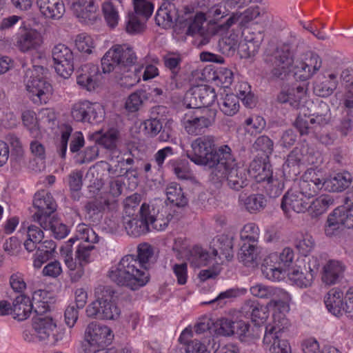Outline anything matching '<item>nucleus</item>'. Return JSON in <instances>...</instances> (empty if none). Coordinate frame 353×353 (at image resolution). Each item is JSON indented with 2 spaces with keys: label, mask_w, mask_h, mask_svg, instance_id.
Masks as SVG:
<instances>
[{
  "label": "nucleus",
  "mask_w": 353,
  "mask_h": 353,
  "mask_svg": "<svg viewBox=\"0 0 353 353\" xmlns=\"http://www.w3.org/2000/svg\"><path fill=\"white\" fill-rule=\"evenodd\" d=\"M216 99L214 89L207 84H199L192 86L186 93L185 99L190 101V108L201 109L214 103Z\"/></svg>",
  "instance_id": "obj_25"
},
{
  "label": "nucleus",
  "mask_w": 353,
  "mask_h": 353,
  "mask_svg": "<svg viewBox=\"0 0 353 353\" xmlns=\"http://www.w3.org/2000/svg\"><path fill=\"white\" fill-rule=\"evenodd\" d=\"M307 99L305 84L284 88L278 96V100L281 103H288L293 108H301L303 111V115L300 114L295 121V125L301 134L310 133L311 129L324 125L330 120V115L327 113L307 116L305 108Z\"/></svg>",
  "instance_id": "obj_3"
},
{
  "label": "nucleus",
  "mask_w": 353,
  "mask_h": 353,
  "mask_svg": "<svg viewBox=\"0 0 353 353\" xmlns=\"http://www.w3.org/2000/svg\"><path fill=\"white\" fill-rule=\"evenodd\" d=\"M21 120L23 125L34 137L39 136L38 115L32 110H25L21 114Z\"/></svg>",
  "instance_id": "obj_56"
},
{
  "label": "nucleus",
  "mask_w": 353,
  "mask_h": 353,
  "mask_svg": "<svg viewBox=\"0 0 353 353\" xmlns=\"http://www.w3.org/2000/svg\"><path fill=\"white\" fill-rule=\"evenodd\" d=\"M73 14L79 21L92 24L99 17L98 6L94 0H66Z\"/></svg>",
  "instance_id": "obj_26"
},
{
  "label": "nucleus",
  "mask_w": 353,
  "mask_h": 353,
  "mask_svg": "<svg viewBox=\"0 0 353 353\" xmlns=\"http://www.w3.org/2000/svg\"><path fill=\"white\" fill-rule=\"evenodd\" d=\"M95 301L86 308L88 316L102 320L116 321L121 314V310L114 296V292L105 286H98L94 290Z\"/></svg>",
  "instance_id": "obj_10"
},
{
  "label": "nucleus",
  "mask_w": 353,
  "mask_h": 353,
  "mask_svg": "<svg viewBox=\"0 0 353 353\" xmlns=\"http://www.w3.org/2000/svg\"><path fill=\"white\" fill-rule=\"evenodd\" d=\"M88 105L90 101H79L74 103L71 108V116L76 121L87 122Z\"/></svg>",
  "instance_id": "obj_61"
},
{
  "label": "nucleus",
  "mask_w": 353,
  "mask_h": 353,
  "mask_svg": "<svg viewBox=\"0 0 353 353\" xmlns=\"http://www.w3.org/2000/svg\"><path fill=\"white\" fill-rule=\"evenodd\" d=\"M248 173L257 182L267 181L270 183L272 181V172L271 165L265 161L254 160L250 165Z\"/></svg>",
  "instance_id": "obj_40"
},
{
  "label": "nucleus",
  "mask_w": 353,
  "mask_h": 353,
  "mask_svg": "<svg viewBox=\"0 0 353 353\" xmlns=\"http://www.w3.org/2000/svg\"><path fill=\"white\" fill-rule=\"evenodd\" d=\"M317 257L311 256L308 259L307 266L300 261H297L289 270L286 279L289 282L298 288H306L312 285L314 274L319 268Z\"/></svg>",
  "instance_id": "obj_15"
},
{
  "label": "nucleus",
  "mask_w": 353,
  "mask_h": 353,
  "mask_svg": "<svg viewBox=\"0 0 353 353\" xmlns=\"http://www.w3.org/2000/svg\"><path fill=\"white\" fill-rule=\"evenodd\" d=\"M234 79V74L231 70L223 68L219 69L213 77L214 84L222 88H228Z\"/></svg>",
  "instance_id": "obj_63"
},
{
  "label": "nucleus",
  "mask_w": 353,
  "mask_h": 353,
  "mask_svg": "<svg viewBox=\"0 0 353 353\" xmlns=\"http://www.w3.org/2000/svg\"><path fill=\"white\" fill-rule=\"evenodd\" d=\"M54 68L57 74L68 79L74 69V55L72 50L64 44L56 45L52 52Z\"/></svg>",
  "instance_id": "obj_22"
},
{
  "label": "nucleus",
  "mask_w": 353,
  "mask_h": 353,
  "mask_svg": "<svg viewBox=\"0 0 353 353\" xmlns=\"http://www.w3.org/2000/svg\"><path fill=\"white\" fill-rule=\"evenodd\" d=\"M33 204L37 209V212L34 214V220L38 221L41 227H46L43 221L50 218L57 206L52 195L44 190L38 192L34 195Z\"/></svg>",
  "instance_id": "obj_28"
},
{
  "label": "nucleus",
  "mask_w": 353,
  "mask_h": 353,
  "mask_svg": "<svg viewBox=\"0 0 353 353\" xmlns=\"http://www.w3.org/2000/svg\"><path fill=\"white\" fill-rule=\"evenodd\" d=\"M345 296L339 289L330 290L325 296L324 302L328 312L332 315L340 317L345 312Z\"/></svg>",
  "instance_id": "obj_37"
},
{
  "label": "nucleus",
  "mask_w": 353,
  "mask_h": 353,
  "mask_svg": "<svg viewBox=\"0 0 353 353\" xmlns=\"http://www.w3.org/2000/svg\"><path fill=\"white\" fill-rule=\"evenodd\" d=\"M65 334L64 330L58 328L57 320L51 313H43L33 319L32 330H25L22 336L29 343L52 340L56 344L64 339Z\"/></svg>",
  "instance_id": "obj_6"
},
{
  "label": "nucleus",
  "mask_w": 353,
  "mask_h": 353,
  "mask_svg": "<svg viewBox=\"0 0 353 353\" xmlns=\"http://www.w3.org/2000/svg\"><path fill=\"white\" fill-rule=\"evenodd\" d=\"M47 72V68L43 66L32 65L25 72V89L29 99L35 104L47 103L52 95V86L46 78Z\"/></svg>",
  "instance_id": "obj_8"
},
{
  "label": "nucleus",
  "mask_w": 353,
  "mask_h": 353,
  "mask_svg": "<svg viewBox=\"0 0 353 353\" xmlns=\"http://www.w3.org/2000/svg\"><path fill=\"white\" fill-rule=\"evenodd\" d=\"M114 339L112 330L107 325L92 322L85 331V341L93 349H98L94 353H131L129 350H100L109 345Z\"/></svg>",
  "instance_id": "obj_14"
},
{
  "label": "nucleus",
  "mask_w": 353,
  "mask_h": 353,
  "mask_svg": "<svg viewBox=\"0 0 353 353\" xmlns=\"http://www.w3.org/2000/svg\"><path fill=\"white\" fill-rule=\"evenodd\" d=\"M148 99L147 94L143 90L136 91L130 94L125 100V108L130 113L138 112Z\"/></svg>",
  "instance_id": "obj_52"
},
{
  "label": "nucleus",
  "mask_w": 353,
  "mask_h": 353,
  "mask_svg": "<svg viewBox=\"0 0 353 353\" xmlns=\"http://www.w3.org/2000/svg\"><path fill=\"white\" fill-rule=\"evenodd\" d=\"M314 176L312 177L314 191L324 189L329 192H341L347 188L352 181L351 174L347 172L337 173L333 176L325 179L320 170L312 169Z\"/></svg>",
  "instance_id": "obj_23"
},
{
  "label": "nucleus",
  "mask_w": 353,
  "mask_h": 353,
  "mask_svg": "<svg viewBox=\"0 0 353 353\" xmlns=\"http://www.w3.org/2000/svg\"><path fill=\"white\" fill-rule=\"evenodd\" d=\"M43 41L41 32L23 22L14 36V45L21 52L36 50Z\"/></svg>",
  "instance_id": "obj_19"
},
{
  "label": "nucleus",
  "mask_w": 353,
  "mask_h": 353,
  "mask_svg": "<svg viewBox=\"0 0 353 353\" xmlns=\"http://www.w3.org/2000/svg\"><path fill=\"white\" fill-rule=\"evenodd\" d=\"M321 65L319 57L312 52L307 53L300 59L294 61L289 54L281 57L276 62L274 74L279 77L287 71H292L296 79L305 81L310 79Z\"/></svg>",
  "instance_id": "obj_9"
},
{
  "label": "nucleus",
  "mask_w": 353,
  "mask_h": 353,
  "mask_svg": "<svg viewBox=\"0 0 353 353\" xmlns=\"http://www.w3.org/2000/svg\"><path fill=\"white\" fill-rule=\"evenodd\" d=\"M263 37L260 33L248 32L243 40L239 42V34L234 32L227 35L223 40L229 46L230 50H237L241 58L248 59L254 57L259 51Z\"/></svg>",
  "instance_id": "obj_17"
},
{
  "label": "nucleus",
  "mask_w": 353,
  "mask_h": 353,
  "mask_svg": "<svg viewBox=\"0 0 353 353\" xmlns=\"http://www.w3.org/2000/svg\"><path fill=\"white\" fill-rule=\"evenodd\" d=\"M343 226L353 228V215L345 212L343 208H337L327 217L325 234L330 238L336 236L341 232Z\"/></svg>",
  "instance_id": "obj_27"
},
{
  "label": "nucleus",
  "mask_w": 353,
  "mask_h": 353,
  "mask_svg": "<svg viewBox=\"0 0 353 353\" xmlns=\"http://www.w3.org/2000/svg\"><path fill=\"white\" fill-rule=\"evenodd\" d=\"M312 169L307 170L303 174L299 185L289 190L283 196L281 208L286 215L291 212L305 213L308 210L309 200L318 191H314L312 177L314 176Z\"/></svg>",
  "instance_id": "obj_5"
},
{
  "label": "nucleus",
  "mask_w": 353,
  "mask_h": 353,
  "mask_svg": "<svg viewBox=\"0 0 353 353\" xmlns=\"http://www.w3.org/2000/svg\"><path fill=\"white\" fill-rule=\"evenodd\" d=\"M77 77V83L88 91H93L100 84L99 71L98 67L94 64H85L81 67Z\"/></svg>",
  "instance_id": "obj_31"
},
{
  "label": "nucleus",
  "mask_w": 353,
  "mask_h": 353,
  "mask_svg": "<svg viewBox=\"0 0 353 353\" xmlns=\"http://www.w3.org/2000/svg\"><path fill=\"white\" fill-rule=\"evenodd\" d=\"M228 3L229 0H225L212 4L205 13L208 22V33L215 34L221 40L226 38L232 27L239 22L241 16L238 12L229 15V10L226 8Z\"/></svg>",
  "instance_id": "obj_7"
},
{
  "label": "nucleus",
  "mask_w": 353,
  "mask_h": 353,
  "mask_svg": "<svg viewBox=\"0 0 353 353\" xmlns=\"http://www.w3.org/2000/svg\"><path fill=\"white\" fill-rule=\"evenodd\" d=\"M346 267L343 262L339 260H328L322 268L321 280L327 285H332L343 277Z\"/></svg>",
  "instance_id": "obj_32"
},
{
  "label": "nucleus",
  "mask_w": 353,
  "mask_h": 353,
  "mask_svg": "<svg viewBox=\"0 0 353 353\" xmlns=\"http://www.w3.org/2000/svg\"><path fill=\"white\" fill-rule=\"evenodd\" d=\"M169 165L172 167L177 178L192 182L196 181L188 163L183 161L171 160L169 161Z\"/></svg>",
  "instance_id": "obj_54"
},
{
  "label": "nucleus",
  "mask_w": 353,
  "mask_h": 353,
  "mask_svg": "<svg viewBox=\"0 0 353 353\" xmlns=\"http://www.w3.org/2000/svg\"><path fill=\"white\" fill-rule=\"evenodd\" d=\"M158 63V59L155 60L154 63H148L144 68L143 74L141 72V69L136 68L134 70V78L128 84V85L132 86L139 83L141 80L148 81L157 77L159 71L155 63Z\"/></svg>",
  "instance_id": "obj_50"
},
{
  "label": "nucleus",
  "mask_w": 353,
  "mask_h": 353,
  "mask_svg": "<svg viewBox=\"0 0 353 353\" xmlns=\"http://www.w3.org/2000/svg\"><path fill=\"white\" fill-rule=\"evenodd\" d=\"M236 91L239 100L241 99L245 106L251 108L254 105V96L251 92L250 85L247 82H239L236 86Z\"/></svg>",
  "instance_id": "obj_60"
},
{
  "label": "nucleus",
  "mask_w": 353,
  "mask_h": 353,
  "mask_svg": "<svg viewBox=\"0 0 353 353\" xmlns=\"http://www.w3.org/2000/svg\"><path fill=\"white\" fill-rule=\"evenodd\" d=\"M256 243L243 242L241 246L239 259L245 265H252L258 259L260 250Z\"/></svg>",
  "instance_id": "obj_46"
},
{
  "label": "nucleus",
  "mask_w": 353,
  "mask_h": 353,
  "mask_svg": "<svg viewBox=\"0 0 353 353\" xmlns=\"http://www.w3.org/2000/svg\"><path fill=\"white\" fill-rule=\"evenodd\" d=\"M122 225L127 234L132 236L137 237L148 232L147 220L141 214L139 219L138 215L123 216Z\"/></svg>",
  "instance_id": "obj_39"
},
{
  "label": "nucleus",
  "mask_w": 353,
  "mask_h": 353,
  "mask_svg": "<svg viewBox=\"0 0 353 353\" xmlns=\"http://www.w3.org/2000/svg\"><path fill=\"white\" fill-rule=\"evenodd\" d=\"M52 301V294L43 290L34 291L32 294V301H31L33 309L37 314L47 313L50 310Z\"/></svg>",
  "instance_id": "obj_43"
},
{
  "label": "nucleus",
  "mask_w": 353,
  "mask_h": 353,
  "mask_svg": "<svg viewBox=\"0 0 353 353\" xmlns=\"http://www.w3.org/2000/svg\"><path fill=\"white\" fill-rule=\"evenodd\" d=\"M333 203V199L329 195H321L316 199L309 200L307 212L312 216H318L325 213Z\"/></svg>",
  "instance_id": "obj_47"
},
{
  "label": "nucleus",
  "mask_w": 353,
  "mask_h": 353,
  "mask_svg": "<svg viewBox=\"0 0 353 353\" xmlns=\"http://www.w3.org/2000/svg\"><path fill=\"white\" fill-rule=\"evenodd\" d=\"M193 336L192 328L189 326L182 331L179 337L180 343L185 345L186 353H210L207 345L210 339H204L202 341L197 339L190 341Z\"/></svg>",
  "instance_id": "obj_34"
},
{
  "label": "nucleus",
  "mask_w": 353,
  "mask_h": 353,
  "mask_svg": "<svg viewBox=\"0 0 353 353\" xmlns=\"http://www.w3.org/2000/svg\"><path fill=\"white\" fill-rule=\"evenodd\" d=\"M294 252L289 247L279 252H271L263 259L262 272L268 280L280 281L286 279L289 270L295 263Z\"/></svg>",
  "instance_id": "obj_11"
},
{
  "label": "nucleus",
  "mask_w": 353,
  "mask_h": 353,
  "mask_svg": "<svg viewBox=\"0 0 353 353\" xmlns=\"http://www.w3.org/2000/svg\"><path fill=\"white\" fill-rule=\"evenodd\" d=\"M19 232L26 235L23 245L28 252L34 250L37 245L41 243L44 237L43 232L39 227L25 222L21 223Z\"/></svg>",
  "instance_id": "obj_36"
},
{
  "label": "nucleus",
  "mask_w": 353,
  "mask_h": 353,
  "mask_svg": "<svg viewBox=\"0 0 353 353\" xmlns=\"http://www.w3.org/2000/svg\"><path fill=\"white\" fill-rule=\"evenodd\" d=\"M232 239L227 235H221L213 239L209 250L197 245L192 246L188 261L192 268H200L221 261L223 257L230 260L232 257Z\"/></svg>",
  "instance_id": "obj_4"
},
{
  "label": "nucleus",
  "mask_w": 353,
  "mask_h": 353,
  "mask_svg": "<svg viewBox=\"0 0 353 353\" xmlns=\"http://www.w3.org/2000/svg\"><path fill=\"white\" fill-rule=\"evenodd\" d=\"M139 214L146 219L148 232L152 230L157 231L164 230L170 221V215L161 205L157 203H146L141 205Z\"/></svg>",
  "instance_id": "obj_21"
},
{
  "label": "nucleus",
  "mask_w": 353,
  "mask_h": 353,
  "mask_svg": "<svg viewBox=\"0 0 353 353\" xmlns=\"http://www.w3.org/2000/svg\"><path fill=\"white\" fill-rule=\"evenodd\" d=\"M32 310L31 300L23 294L17 296L12 304L7 301H0V314L11 315L13 319L19 321L27 319Z\"/></svg>",
  "instance_id": "obj_24"
},
{
  "label": "nucleus",
  "mask_w": 353,
  "mask_h": 353,
  "mask_svg": "<svg viewBox=\"0 0 353 353\" xmlns=\"http://www.w3.org/2000/svg\"><path fill=\"white\" fill-rule=\"evenodd\" d=\"M273 291L274 296L268 303V306L274 307L272 314L273 320L271 323H276V316L278 319L282 316L285 319H288L286 317V314L289 312L290 309V305L292 301V296L287 291L275 287Z\"/></svg>",
  "instance_id": "obj_29"
},
{
  "label": "nucleus",
  "mask_w": 353,
  "mask_h": 353,
  "mask_svg": "<svg viewBox=\"0 0 353 353\" xmlns=\"http://www.w3.org/2000/svg\"><path fill=\"white\" fill-rule=\"evenodd\" d=\"M341 79L347 90L344 105L348 114L353 117V76L349 70H345L342 72Z\"/></svg>",
  "instance_id": "obj_51"
},
{
  "label": "nucleus",
  "mask_w": 353,
  "mask_h": 353,
  "mask_svg": "<svg viewBox=\"0 0 353 353\" xmlns=\"http://www.w3.org/2000/svg\"><path fill=\"white\" fill-rule=\"evenodd\" d=\"M36 3L41 15L48 20H59L65 12L62 0H36Z\"/></svg>",
  "instance_id": "obj_33"
},
{
  "label": "nucleus",
  "mask_w": 353,
  "mask_h": 353,
  "mask_svg": "<svg viewBox=\"0 0 353 353\" xmlns=\"http://www.w3.org/2000/svg\"><path fill=\"white\" fill-rule=\"evenodd\" d=\"M265 119L259 115H252L245 121V130L251 134H256L262 132L265 127Z\"/></svg>",
  "instance_id": "obj_64"
},
{
  "label": "nucleus",
  "mask_w": 353,
  "mask_h": 353,
  "mask_svg": "<svg viewBox=\"0 0 353 353\" xmlns=\"http://www.w3.org/2000/svg\"><path fill=\"white\" fill-rule=\"evenodd\" d=\"M219 107L225 115L234 116L239 110V98L234 94H226L221 97L219 101Z\"/></svg>",
  "instance_id": "obj_48"
},
{
  "label": "nucleus",
  "mask_w": 353,
  "mask_h": 353,
  "mask_svg": "<svg viewBox=\"0 0 353 353\" xmlns=\"http://www.w3.org/2000/svg\"><path fill=\"white\" fill-rule=\"evenodd\" d=\"M153 255L152 247L146 243L138 246L139 261L133 255L123 256L117 263L112 265L108 276L114 283L136 290L145 285L150 277L148 271L142 264L147 263Z\"/></svg>",
  "instance_id": "obj_2"
},
{
  "label": "nucleus",
  "mask_w": 353,
  "mask_h": 353,
  "mask_svg": "<svg viewBox=\"0 0 353 353\" xmlns=\"http://www.w3.org/2000/svg\"><path fill=\"white\" fill-rule=\"evenodd\" d=\"M188 159L197 165L212 168V179L218 181H227L228 186L239 190L246 185L245 170L239 166L230 147L228 145L216 146L215 137L204 135L194 139Z\"/></svg>",
  "instance_id": "obj_1"
},
{
  "label": "nucleus",
  "mask_w": 353,
  "mask_h": 353,
  "mask_svg": "<svg viewBox=\"0 0 353 353\" xmlns=\"http://www.w3.org/2000/svg\"><path fill=\"white\" fill-rule=\"evenodd\" d=\"M101 9L104 19L108 26L111 28L117 26L120 17L119 11L114 7L113 3L110 1H105L102 4Z\"/></svg>",
  "instance_id": "obj_57"
},
{
  "label": "nucleus",
  "mask_w": 353,
  "mask_h": 353,
  "mask_svg": "<svg viewBox=\"0 0 353 353\" xmlns=\"http://www.w3.org/2000/svg\"><path fill=\"white\" fill-rule=\"evenodd\" d=\"M321 161V155L307 145H302L295 148L288 155L283 170L288 171L289 174L294 176L299 174V167L305 164H316Z\"/></svg>",
  "instance_id": "obj_18"
},
{
  "label": "nucleus",
  "mask_w": 353,
  "mask_h": 353,
  "mask_svg": "<svg viewBox=\"0 0 353 353\" xmlns=\"http://www.w3.org/2000/svg\"><path fill=\"white\" fill-rule=\"evenodd\" d=\"M191 248L188 240L185 238L178 237L174 239V244L172 245V250L179 259H186L191 252Z\"/></svg>",
  "instance_id": "obj_59"
},
{
  "label": "nucleus",
  "mask_w": 353,
  "mask_h": 353,
  "mask_svg": "<svg viewBox=\"0 0 353 353\" xmlns=\"http://www.w3.org/2000/svg\"><path fill=\"white\" fill-rule=\"evenodd\" d=\"M133 6L136 14L144 21L150 17L154 9V4L148 0H133Z\"/></svg>",
  "instance_id": "obj_62"
},
{
  "label": "nucleus",
  "mask_w": 353,
  "mask_h": 353,
  "mask_svg": "<svg viewBox=\"0 0 353 353\" xmlns=\"http://www.w3.org/2000/svg\"><path fill=\"white\" fill-rule=\"evenodd\" d=\"M77 239H81L84 242L94 244L99 241V236L90 227L84 223H81L77 226L76 237L70 238L61 248V255L69 270L70 277L72 271L77 269V261L72 257V245Z\"/></svg>",
  "instance_id": "obj_16"
},
{
  "label": "nucleus",
  "mask_w": 353,
  "mask_h": 353,
  "mask_svg": "<svg viewBox=\"0 0 353 353\" xmlns=\"http://www.w3.org/2000/svg\"><path fill=\"white\" fill-rule=\"evenodd\" d=\"M215 119V112H210V115L200 114L199 109L190 108L181 119V125L185 131L190 135L202 134L212 125Z\"/></svg>",
  "instance_id": "obj_20"
},
{
  "label": "nucleus",
  "mask_w": 353,
  "mask_h": 353,
  "mask_svg": "<svg viewBox=\"0 0 353 353\" xmlns=\"http://www.w3.org/2000/svg\"><path fill=\"white\" fill-rule=\"evenodd\" d=\"M260 235V230L254 223H248L244 225L240 232L242 242L256 243Z\"/></svg>",
  "instance_id": "obj_58"
},
{
  "label": "nucleus",
  "mask_w": 353,
  "mask_h": 353,
  "mask_svg": "<svg viewBox=\"0 0 353 353\" xmlns=\"http://www.w3.org/2000/svg\"><path fill=\"white\" fill-rule=\"evenodd\" d=\"M97 40V36L85 32L80 33L75 37L74 46L77 50L82 54L90 55L95 52Z\"/></svg>",
  "instance_id": "obj_42"
},
{
  "label": "nucleus",
  "mask_w": 353,
  "mask_h": 353,
  "mask_svg": "<svg viewBox=\"0 0 353 353\" xmlns=\"http://www.w3.org/2000/svg\"><path fill=\"white\" fill-rule=\"evenodd\" d=\"M182 20L177 17V12L174 6L172 3L165 2L157 10L155 21L159 26L166 29L171 28L176 21Z\"/></svg>",
  "instance_id": "obj_38"
},
{
  "label": "nucleus",
  "mask_w": 353,
  "mask_h": 353,
  "mask_svg": "<svg viewBox=\"0 0 353 353\" xmlns=\"http://www.w3.org/2000/svg\"><path fill=\"white\" fill-rule=\"evenodd\" d=\"M276 323H268L263 339V345L270 353H291V346L286 339H281V334L290 325L288 319L276 316Z\"/></svg>",
  "instance_id": "obj_13"
},
{
  "label": "nucleus",
  "mask_w": 353,
  "mask_h": 353,
  "mask_svg": "<svg viewBox=\"0 0 353 353\" xmlns=\"http://www.w3.org/2000/svg\"><path fill=\"white\" fill-rule=\"evenodd\" d=\"M248 307L252 309L251 311V319L252 322L255 323L256 325H263L269 316V310L268 307L270 306H266L260 305L258 302L249 300L247 301L243 307V310H246Z\"/></svg>",
  "instance_id": "obj_45"
},
{
  "label": "nucleus",
  "mask_w": 353,
  "mask_h": 353,
  "mask_svg": "<svg viewBox=\"0 0 353 353\" xmlns=\"http://www.w3.org/2000/svg\"><path fill=\"white\" fill-rule=\"evenodd\" d=\"M46 227H42L45 230H50L57 239H63L70 232L69 228L55 217L49 218L43 221Z\"/></svg>",
  "instance_id": "obj_55"
},
{
  "label": "nucleus",
  "mask_w": 353,
  "mask_h": 353,
  "mask_svg": "<svg viewBox=\"0 0 353 353\" xmlns=\"http://www.w3.org/2000/svg\"><path fill=\"white\" fill-rule=\"evenodd\" d=\"M88 137L90 140L95 141L107 149L113 150L117 145L118 131L115 129H110L103 133L102 131L99 130L89 133Z\"/></svg>",
  "instance_id": "obj_44"
},
{
  "label": "nucleus",
  "mask_w": 353,
  "mask_h": 353,
  "mask_svg": "<svg viewBox=\"0 0 353 353\" xmlns=\"http://www.w3.org/2000/svg\"><path fill=\"white\" fill-rule=\"evenodd\" d=\"M137 61V56L132 48L127 45H114L103 56L101 61L103 73L125 70Z\"/></svg>",
  "instance_id": "obj_12"
},
{
  "label": "nucleus",
  "mask_w": 353,
  "mask_h": 353,
  "mask_svg": "<svg viewBox=\"0 0 353 353\" xmlns=\"http://www.w3.org/2000/svg\"><path fill=\"white\" fill-rule=\"evenodd\" d=\"M239 205L250 213H256L263 210L266 203L264 196L261 194L247 195L240 194L239 196Z\"/></svg>",
  "instance_id": "obj_41"
},
{
  "label": "nucleus",
  "mask_w": 353,
  "mask_h": 353,
  "mask_svg": "<svg viewBox=\"0 0 353 353\" xmlns=\"http://www.w3.org/2000/svg\"><path fill=\"white\" fill-rule=\"evenodd\" d=\"M336 88V76L331 74L328 77H323L322 81H316L314 85L316 95L326 97L330 95Z\"/></svg>",
  "instance_id": "obj_49"
},
{
  "label": "nucleus",
  "mask_w": 353,
  "mask_h": 353,
  "mask_svg": "<svg viewBox=\"0 0 353 353\" xmlns=\"http://www.w3.org/2000/svg\"><path fill=\"white\" fill-rule=\"evenodd\" d=\"M165 193L168 200L176 206H185L188 203V199L183 190L175 183H170L167 186Z\"/></svg>",
  "instance_id": "obj_53"
},
{
  "label": "nucleus",
  "mask_w": 353,
  "mask_h": 353,
  "mask_svg": "<svg viewBox=\"0 0 353 353\" xmlns=\"http://www.w3.org/2000/svg\"><path fill=\"white\" fill-rule=\"evenodd\" d=\"M95 247L93 245H79L76 254L77 269L72 271L71 279L73 281H79L84 274V267L94 261Z\"/></svg>",
  "instance_id": "obj_30"
},
{
  "label": "nucleus",
  "mask_w": 353,
  "mask_h": 353,
  "mask_svg": "<svg viewBox=\"0 0 353 353\" xmlns=\"http://www.w3.org/2000/svg\"><path fill=\"white\" fill-rule=\"evenodd\" d=\"M207 20L204 12H198L188 22L187 34L192 36L198 35L201 37L203 38L201 44L203 45L208 43L212 37L216 36L208 33V22H207L206 28L203 27V24Z\"/></svg>",
  "instance_id": "obj_35"
}]
</instances>
